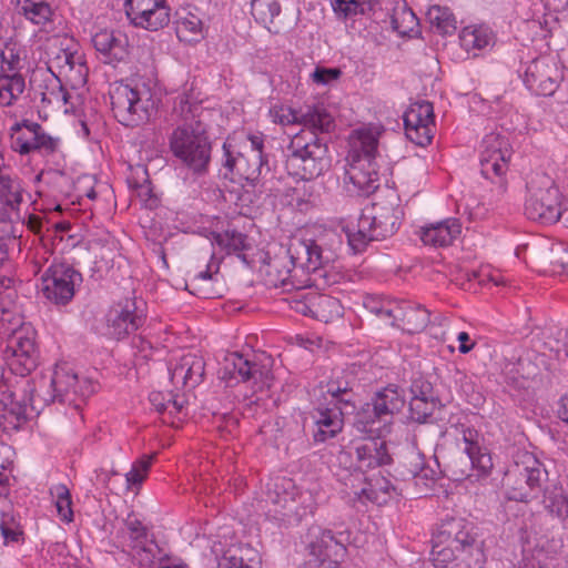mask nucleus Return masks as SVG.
Listing matches in <instances>:
<instances>
[{"mask_svg": "<svg viewBox=\"0 0 568 568\" xmlns=\"http://www.w3.org/2000/svg\"><path fill=\"white\" fill-rule=\"evenodd\" d=\"M28 419V402L18 400L0 377V429H19Z\"/></svg>", "mask_w": 568, "mask_h": 568, "instance_id": "c85d7f7f", "label": "nucleus"}, {"mask_svg": "<svg viewBox=\"0 0 568 568\" xmlns=\"http://www.w3.org/2000/svg\"><path fill=\"white\" fill-rule=\"evenodd\" d=\"M219 264L206 265V270L197 272L191 280V285L195 287L199 296L203 298H213L220 296V293L211 287L213 281L217 280Z\"/></svg>", "mask_w": 568, "mask_h": 568, "instance_id": "603ef678", "label": "nucleus"}, {"mask_svg": "<svg viewBox=\"0 0 568 568\" xmlns=\"http://www.w3.org/2000/svg\"><path fill=\"white\" fill-rule=\"evenodd\" d=\"M524 83L536 95H552L558 88V70L548 59L539 58L529 63Z\"/></svg>", "mask_w": 568, "mask_h": 568, "instance_id": "393cba45", "label": "nucleus"}, {"mask_svg": "<svg viewBox=\"0 0 568 568\" xmlns=\"http://www.w3.org/2000/svg\"><path fill=\"white\" fill-rule=\"evenodd\" d=\"M511 148L508 139L499 133L487 134L481 142L480 173L490 181L498 183L501 192L506 190L504 176L508 171Z\"/></svg>", "mask_w": 568, "mask_h": 568, "instance_id": "dca6fc26", "label": "nucleus"}, {"mask_svg": "<svg viewBox=\"0 0 568 568\" xmlns=\"http://www.w3.org/2000/svg\"><path fill=\"white\" fill-rule=\"evenodd\" d=\"M428 18L432 26L442 34H452L457 29V20L447 7H432L428 11Z\"/></svg>", "mask_w": 568, "mask_h": 568, "instance_id": "5fc2aeb1", "label": "nucleus"}, {"mask_svg": "<svg viewBox=\"0 0 568 568\" xmlns=\"http://www.w3.org/2000/svg\"><path fill=\"white\" fill-rule=\"evenodd\" d=\"M375 408L392 423L395 414L399 413L405 406L406 399L404 390L397 385L389 384L377 392L372 400Z\"/></svg>", "mask_w": 568, "mask_h": 568, "instance_id": "79ce46f5", "label": "nucleus"}, {"mask_svg": "<svg viewBox=\"0 0 568 568\" xmlns=\"http://www.w3.org/2000/svg\"><path fill=\"white\" fill-rule=\"evenodd\" d=\"M529 195L525 203V214L541 224L556 223L562 213V194L555 181L546 175H537L528 184Z\"/></svg>", "mask_w": 568, "mask_h": 568, "instance_id": "9b49d317", "label": "nucleus"}, {"mask_svg": "<svg viewBox=\"0 0 568 568\" xmlns=\"http://www.w3.org/2000/svg\"><path fill=\"white\" fill-rule=\"evenodd\" d=\"M456 430L462 435L466 456L452 460L448 476L456 481L471 477L473 470L477 471V478L487 476L493 468V459L487 449L479 445V433L466 424H457Z\"/></svg>", "mask_w": 568, "mask_h": 568, "instance_id": "ddd939ff", "label": "nucleus"}, {"mask_svg": "<svg viewBox=\"0 0 568 568\" xmlns=\"http://www.w3.org/2000/svg\"><path fill=\"white\" fill-rule=\"evenodd\" d=\"M24 189L20 178L4 160L0 161V203L9 211L18 212L23 202Z\"/></svg>", "mask_w": 568, "mask_h": 568, "instance_id": "f704fd0d", "label": "nucleus"}, {"mask_svg": "<svg viewBox=\"0 0 568 568\" xmlns=\"http://www.w3.org/2000/svg\"><path fill=\"white\" fill-rule=\"evenodd\" d=\"M219 568H261V558L248 545L231 547L220 558Z\"/></svg>", "mask_w": 568, "mask_h": 568, "instance_id": "37998d69", "label": "nucleus"}, {"mask_svg": "<svg viewBox=\"0 0 568 568\" xmlns=\"http://www.w3.org/2000/svg\"><path fill=\"white\" fill-rule=\"evenodd\" d=\"M201 99L194 83L185 84L174 100L173 112L185 121H193L201 111Z\"/></svg>", "mask_w": 568, "mask_h": 568, "instance_id": "c03bdc74", "label": "nucleus"}, {"mask_svg": "<svg viewBox=\"0 0 568 568\" xmlns=\"http://www.w3.org/2000/svg\"><path fill=\"white\" fill-rule=\"evenodd\" d=\"M358 386L355 377L348 378V375L332 378L326 384L323 403L336 406L343 412H348V414H354L359 403V395L356 390Z\"/></svg>", "mask_w": 568, "mask_h": 568, "instance_id": "cd10ccee", "label": "nucleus"}, {"mask_svg": "<svg viewBox=\"0 0 568 568\" xmlns=\"http://www.w3.org/2000/svg\"><path fill=\"white\" fill-rule=\"evenodd\" d=\"M348 535L345 532L334 534L329 529L318 528V534L311 541L310 547L312 554L316 555L320 560H342L346 555V542Z\"/></svg>", "mask_w": 568, "mask_h": 568, "instance_id": "7c9ffc66", "label": "nucleus"}, {"mask_svg": "<svg viewBox=\"0 0 568 568\" xmlns=\"http://www.w3.org/2000/svg\"><path fill=\"white\" fill-rule=\"evenodd\" d=\"M345 415H349L348 412H343L336 406L321 402L313 413L316 427L313 435L314 440L324 443L336 437L343 429Z\"/></svg>", "mask_w": 568, "mask_h": 568, "instance_id": "c756f323", "label": "nucleus"}, {"mask_svg": "<svg viewBox=\"0 0 568 568\" xmlns=\"http://www.w3.org/2000/svg\"><path fill=\"white\" fill-rule=\"evenodd\" d=\"M544 516L557 528H568V494L559 485H551L544 489L542 495Z\"/></svg>", "mask_w": 568, "mask_h": 568, "instance_id": "2f4dec72", "label": "nucleus"}, {"mask_svg": "<svg viewBox=\"0 0 568 568\" xmlns=\"http://www.w3.org/2000/svg\"><path fill=\"white\" fill-rule=\"evenodd\" d=\"M173 155L196 174L207 171L211 161V143L204 131L185 123L173 130L170 136Z\"/></svg>", "mask_w": 568, "mask_h": 568, "instance_id": "9d476101", "label": "nucleus"}, {"mask_svg": "<svg viewBox=\"0 0 568 568\" xmlns=\"http://www.w3.org/2000/svg\"><path fill=\"white\" fill-rule=\"evenodd\" d=\"M398 495L397 488L389 479L383 476H376L366 483L365 487L362 488L359 496H364L367 500L381 506Z\"/></svg>", "mask_w": 568, "mask_h": 568, "instance_id": "a18cd8bd", "label": "nucleus"}, {"mask_svg": "<svg viewBox=\"0 0 568 568\" xmlns=\"http://www.w3.org/2000/svg\"><path fill=\"white\" fill-rule=\"evenodd\" d=\"M11 148L21 155L39 153L53 154L60 144L58 138L48 134L41 124L23 120L14 123L11 129Z\"/></svg>", "mask_w": 568, "mask_h": 568, "instance_id": "f3484780", "label": "nucleus"}, {"mask_svg": "<svg viewBox=\"0 0 568 568\" xmlns=\"http://www.w3.org/2000/svg\"><path fill=\"white\" fill-rule=\"evenodd\" d=\"M393 201L386 204L375 202L363 210L356 225L345 229L347 242L354 253H362L373 241H382L393 236L399 229L403 210Z\"/></svg>", "mask_w": 568, "mask_h": 568, "instance_id": "423d86ee", "label": "nucleus"}, {"mask_svg": "<svg viewBox=\"0 0 568 568\" xmlns=\"http://www.w3.org/2000/svg\"><path fill=\"white\" fill-rule=\"evenodd\" d=\"M356 467L362 470L375 469L390 464L392 456L382 436H368L353 442Z\"/></svg>", "mask_w": 568, "mask_h": 568, "instance_id": "5701e85b", "label": "nucleus"}, {"mask_svg": "<svg viewBox=\"0 0 568 568\" xmlns=\"http://www.w3.org/2000/svg\"><path fill=\"white\" fill-rule=\"evenodd\" d=\"M51 495L54 498L58 516L64 523L73 520L72 499L70 490L65 485H55L51 488Z\"/></svg>", "mask_w": 568, "mask_h": 568, "instance_id": "4d7b16f0", "label": "nucleus"}, {"mask_svg": "<svg viewBox=\"0 0 568 568\" xmlns=\"http://www.w3.org/2000/svg\"><path fill=\"white\" fill-rule=\"evenodd\" d=\"M341 75L342 71L338 68L316 67L311 74V79L316 84L327 85L338 80Z\"/></svg>", "mask_w": 568, "mask_h": 568, "instance_id": "774afa93", "label": "nucleus"}, {"mask_svg": "<svg viewBox=\"0 0 568 568\" xmlns=\"http://www.w3.org/2000/svg\"><path fill=\"white\" fill-rule=\"evenodd\" d=\"M438 568H484L486 564L485 541L477 532L455 550L440 555Z\"/></svg>", "mask_w": 568, "mask_h": 568, "instance_id": "4be33fe9", "label": "nucleus"}, {"mask_svg": "<svg viewBox=\"0 0 568 568\" xmlns=\"http://www.w3.org/2000/svg\"><path fill=\"white\" fill-rule=\"evenodd\" d=\"M175 33L180 41L199 42L204 38V27L196 9L182 7L174 14Z\"/></svg>", "mask_w": 568, "mask_h": 568, "instance_id": "4c0bfd02", "label": "nucleus"}, {"mask_svg": "<svg viewBox=\"0 0 568 568\" xmlns=\"http://www.w3.org/2000/svg\"><path fill=\"white\" fill-rule=\"evenodd\" d=\"M2 70L13 73L21 69V50L17 43L8 42L0 52Z\"/></svg>", "mask_w": 568, "mask_h": 568, "instance_id": "0e129e2a", "label": "nucleus"}, {"mask_svg": "<svg viewBox=\"0 0 568 568\" xmlns=\"http://www.w3.org/2000/svg\"><path fill=\"white\" fill-rule=\"evenodd\" d=\"M124 526L129 532V537L133 542V548H143L148 539V529L143 523L134 515L129 514L124 519Z\"/></svg>", "mask_w": 568, "mask_h": 568, "instance_id": "680f3d73", "label": "nucleus"}, {"mask_svg": "<svg viewBox=\"0 0 568 568\" xmlns=\"http://www.w3.org/2000/svg\"><path fill=\"white\" fill-rule=\"evenodd\" d=\"M39 389L26 382L23 392H30L28 407L40 412L45 405L61 403L79 409L85 399L95 392V385L87 379H80L72 366L65 362L58 363L49 381L41 379Z\"/></svg>", "mask_w": 568, "mask_h": 568, "instance_id": "7ed1b4c3", "label": "nucleus"}, {"mask_svg": "<svg viewBox=\"0 0 568 568\" xmlns=\"http://www.w3.org/2000/svg\"><path fill=\"white\" fill-rule=\"evenodd\" d=\"M111 110L124 126H138L149 121L154 101L151 89L145 84L118 83L110 91Z\"/></svg>", "mask_w": 568, "mask_h": 568, "instance_id": "6e6552de", "label": "nucleus"}, {"mask_svg": "<svg viewBox=\"0 0 568 568\" xmlns=\"http://www.w3.org/2000/svg\"><path fill=\"white\" fill-rule=\"evenodd\" d=\"M430 322V313L422 305L410 302H399L396 316L392 325L408 334L423 332Z\"/></svg>", "mask_w": 568, "mask_h": 568, "instance_id": "72a5a7b5", "label": "nucleus"}, {"mask_svg": "<svg viewBox=\"0 0 568 568\" xmlns=\"http://www.w3.org/2000/svg\"><path fill=\"white\" fill-rule=\"evenodd\" d=\"M378 0H333L332 7L338 19L347 20L357 16H371Z\"/></svg>", "mask_w": 568, "mask_h": 568, "instance_id": "de8ad7c7", "label": "nucleus"}, {"mask_svg": "<svg viewBox=\"0 0 568 568\" xmlns=\"http://www.w3.org/2000/svg\"><path fill=\"white\" fill-rule=\"evenodd\" d=\"M214 242L225 250L227 254H237L250 248L248 239L245 234L235 230H226L224 233H213Z\"/></svg>", "mask_w": 568, "mask_h": 568, "instance_id": "3c124183", "label": "nucleus"}, {"mask_svg": "<svg viewBox=\"0 0 568 568\" xmlns=\"http://www.w3.org/2000/svg\"><path fill=\"white\" fill-rule=\"evenodd\" d=\"M547 478L544 465L532 454L524 453L505 474V495L509 500L528 504L539 496Z\"/></svg>", "mask_w": 568, "mask_h": 568, "instance_id": "0eeeda50", "label": "nucleus"}, {"mask_svg": "<svg viewBox=\"0 0 568 568\" xmlns=\"http://www.w3.org/2000/svg\"><path fill=\"white\" fill-rule=\"evenodd\" d=\"M251 13L255 21L272 31L270 24L281 13V4L277 0H252Z\"/></svg>", "mask_w": 568, "mask_h": 568, "instance_id": "864d4df0", "label": "nucleus"}, {"mask_svg": "<svg viewBox=\"0 0 568 568\" xmlns=\"http://www.w3.org/2000/svg\"><path fill=\"white\" fill-rule=\"evenodd\" d=\"M26 81L24 78L14 72L12 74L0 75V105L11 106L24 92Z\"/></svg>", "mask_w": 568, "mask_h": 568, "instance_id": "8fccbe9b", "label": "nucleus"}, {"mask_svg": "<svg viewBox=\"0 0 568 568\" xmlns=\"http://www.w3.org/2000/svg\"><path fill=\"white\" fill-rule=\"evenodd\" d=\"M462 47L466 51L483 50L494 43L493 32L484 26L465 27L459 36Z\"/></svg>", "mask_w": 568, "mask_h": 568, "instance_id": "09e8293b", "label": "nucleus"}, {"mask_svg": "<svg viewBox=\"0 0 568 568\" xmlns=\"http://www.w3.org/2000/svg\"><path fill=\"white\" fill-rule=\"evenodd\" d=\"M268 113L274 123L304 125V129L292 136L287 145L285 166L291 175L304 181L302 186L294 190L297 205L315 203L314 184L311 181L329 166L327 143L318 133H328L334 130L333 116L320 106L308 108L300 115L290 106L273 105Z\"/></svg>", "mask_w": 568, "mask_h": 568, "instance_id": "f257e3e1", "label": "nucleus"}, {"mask_svg": "<svg viewBox=\"0 0 568 568\" xmlns=\"http://www.w3.org/2000/svg\"><path fill=\"white\" fill-rule=\"evenodd\" d=\"M92 44L104 63L115 64L129 55L128 37L120 30L101 29L92 36Z\"/></svg>", "mask_w": 568, "mask_h": 568, "instance_id": "a878e982", "label": "nucleus"}, {"mask_svg": "<svg viewBox=\"0 0 568 568\" xmlns=\"http://www.w3.org/2000/svg\"><path fill=\"white\" fill-rule=\"evenodd\" d=\"M473 523L460 517L442 519L432 535V559L434 565L439 564L444 551L455 550L477 534Z\"/></svg>", "mask_w": 568, "mask_h": 568, "instance_id": "a211bd4d", "label": "nucleus"}, {"mask_svg": "<svg viewBox=\"0 0 568 568\" xmlns=\"http://www.w3.org/2000/svg\"><path fill=\"white\" fill-rule=\"evenodd\" d=\"M378 158V133L372 129L358 130L343 179L349 196H369L379 187Z\"/></svg>", "mask_w": 568, "mask_h": 568, "instance_id": "39448f33", "label": "nucleus"}, {"mask_svg": "<svg viewBox=\"0 0 568 568\" xmlns=\"http://www.w3.org/2000/svg\"><path fill=\"white\" fill-rule=\"evenodd\" d=\"M169 372L171 382L176 388L192 389L204 378L205 362L201 355L187 353L171 364Z\"/></svg>", "mask_w": 568, "mask_h": 568, "instance_id": "bb28decb", "label": "nucleus"}, {"mask_svg": "<svg viewBox=\"0 0 568 568\" xmlns=\"http://www.w3.org/2000/svg\"><path fill=\"white\" fill-rule=\"evenodd\" d=\"M40 88L42 104H55L58 106L70 104V93L63 85L61 78H59L54 72L43 80Z\"/></svg>", "mask_w": 568, "mask_h": 568, "instance_id": "49530a36", "label": "nucleus"}, {"mask_svg": "<svg viewBox=\"0 0 568 568\" xmlns=\"http://www.w3.org/2000/svg\"><path fill=\"white\" fill-rule=\"evenodd\" d=\"M290 263L293 265V268H290L281 258H275L268 263L265 278L267 285L276 288L280 287L283 292L304 288L307 281L296 280V272L301 267H295L291 261Z\"/></svg>", "mask_w": 568, "mask_h": 568, "instance_id": "e433bc0d", "label": "nucleus"}, {"mask_svg": "<svg viewBox=\"0 0 568 568\" xmlns=\"http://www.w3.org/2000/svg\"><path fill=\"white\" fill-rule=\"evenodd\" d=\"M166 407L163 422L173 427H179V424L186 417V413L184 412V402L170 394L166 400Z\"/></svg>", "mask_w": 568, "mask_h": 568, "instance_id": "69168bd1", "label": "nucleus"}, {"mask_svg": "<svg viewBox=\"0 0 568 568\" xmlns=\"http://www.w3.org/2000/svg\"><path fill=\"white\" fill-rule=\"evenodd\" d=\"M439 406V399L410 398L409 416L417 423H427Z\"/></svg>", "mask_w": 568, "mask_h": 568, "instance_id": "13d9d810", "label": "nucleus"}, {"mask_svg": "<svg viewBox=\"0 0 568 568\" xmlns=\"http://www.w3.org/2000/svg\"><path fill=\"white\" fill-rule=\"evenodd\" d=\"M410 394L412 398L439 399L434 392L432 383L424 377H417L412 382Z\"/></svg>", "mask_w": 568, "mask_h": 568, "instance_id": "338daca9", "label": "nucleus"}, {"mask_svg": "<svg viewBox=\"0 0 568 568\" xmlns=\"http://www.w3.org/2000/svg\"><path fill=\"white\" fill-rule=\"evenodd\" d=\"M398 301L394 300H377L374 297H368L365 301V307L379 318L394 322L397 307H398Z\"/></svg>", "mask_w": 568, "mask_h": 568, "instance_id": "bf43d9fd", "label": "nucleus"}, {"mask_svg": "<svg viewBox=\"0 0 568 568\" xmlns=\"http://www.w3.org/2000/svg\"><path fill=\"white\" fill-rule=\"evenodd\" d=\"M518 532L521 540L528 541L531 536L547 537L556 530V525L549 523V518L542 513H535L531 509L523 511L517 521Z\"/></svg>", "mask_w": 568, "mask_h": 568, "instance_id": "ea45409f", "label": "nucleus"}, {"mask_svg": "<svg viewBox=\"0 0 568 568\" xmlns=\"http://www.w3.org/2000/svg\"><path fill=\"white\" fill-rule=\"evenodd\" d=\"M434 122V108L430 102H413L404 113L405 134L415 144L425 146L432 142Z\"/></svg>", "mask_w": 568, "mask_h": 568, "instance_id": "412c9836", "label": "nucleus"}, {"mask_svg": "<svg viewBox=\"0 0 568 568\" xmlns=\"http://www.w3.org/2000/svg\"><path fill=\"white\" fill-rule=\"evenodd\" d=\"M460 233V221L456 217H449L422 227L419 236L425 245L445 247L452 245Z\"/></svg>", "mask_w": 568, "mask_h": 568, "instance_id": "473e14b6", "label": "nucleus"}, {"mask_svg": "<svg viewBox=\"0 0 568 568\" xmlns=\"http://www.w3.org/2000/svg\"><path fill=\"white\" fill-rule=\"evenodd\" d=\"M297 310L324 323L332 322L343 315V306L339 300L325 294H312L308 296L307 303Z\"/></svg>", "mask_w": 568, "mask_h": 568, "instance_id": "c9c22d12", "label": "nucleus"}, {"mask_svg": "<svg viewBox=\"0 0 568 568\" xmlns=\"http://www.w3.org/2000/svg\"><path fill=\"white\" fill-rule=\"evenodd\" d=\"M264 142L265 136L261 132H242L227 136L222 146L224 176L233 182L254 185L267 166Z\"/></svg>", "mask_w": 568, "mask_h": 568, "instance_id": "20e7f679", "label": "nucleus"}, {"mask_svg": "<svg viewBox=\"0 0 568 568\" xmlns=\"http://www.w3.org/2000/svg\"><path fill=\"white\" fill-rule=\"evenodd\" d=\"M389 424L386 417L375 408L373 402L363 405L354 418L355 429L359 433L369 434V436L383 437V433L388 432Z\"/></svg>", "mask_w": 568, "mask_h": 568, "instance_id": "58836bf2", "label": "nucleus"}, {"mask_svg": "<svg viewBox=\"0 0 568 568\" xmlns=\"http://www.w3.org/2000/svg\"><path fill=\"white\" fill-rule=\"evenodd\" d=\"M41 291L55 305H67L74 296L75 287L82 283V275L65 262L52 263L43 273Z\"/></svg>", "mask_w": 568, "mask_h": 568, "instance_id": "2eb2a0df", "label": "nucleus"}, {"mask_svg": "<svg viewBox=\"0 0 568 568\" xmlns=\"http://www.w3.org/2000/svg\"><path fill=\"white\" fill-rule=\"evenodd\" d=\"M272 358L264 354H254L252 357L239 352L225 355L220 377L230 386L239 383H250L255 390H262L272 386L273 373Z\"/></svg>", "mask_w": 568, "mask_h": 568, "instance_id": "1a4fd4ad", "label": "nucleus"}, {"mask_svg": "<svg viewBox=\"0 0 568 568\" xmlns=\"http://www.w3.org/2000/svg\"><path fill=\"white\" fill-rule=\"evenodd\" d=\"M342 245L341 236L325 231L317 237H293L287 255L295 267L312 275L305 278L306 286H333L345 281L346 275L334 264Z\"/></svg>", "mask_w": 568, "mask_h": 568, "instance_id": "f03ea898", "label": "nucleus"}, {"mask_svg": "<svg viewBox=\"0 0 568 568\" xmlns=\"http://www.w3.org/2000/svg\"><path fill=\"white\" fill-rule=\"evenodd\" d=\"M125 14L134 27L158 31L169 24L171 14L165 0H125Z\"/></svg>", "mask_w": 568, "mask_h": 568, "instance_id": "6ab92c4d", "label": "nucleus"}, {"mask_svg": "<svg viewBox=\"0 0 568 568\" xmlns=\"http://www.w3.org/2000/svg\"><path fill=\"white\" fill-rule=\"evenodd\" d=\"M53 69H58L57 75L65 78L72 88L82 87L87 83L89 69L84 55L77 50L59 49L49 62L51 73Z\"/></svg>", "mask_w": 568, "mask_h": 568, "instance_id": "b1692460", "label": "nucleus"}, {"mask_svg": "<svg viewBox=\"0 0 568 568\" xmlns=\"http://www.w3.org/2000/svg\"><path fill=\"white\" fill-rule=\"evenodd\" d=\"M105 322V334L120 341L142 327L145 315L134 300H125L114 304L108 311Z\"/></svg>", "mask_w": 568, "mask_h": 568, "instance_id": "aec40b11", "label": "nucleus"}, {"mask_svg": "<svg viewBox=\"0 0 568 568\" xmlns=\"http://www.w3.org/2000/svg\"><path fill=\"white\" fill-rule=\"evenodd\" d=\"M18 12L41 31H48L53 23L54 12L45 0H19Z\"/></svg>", "mask_w": 568, "mask_h": 568, "instance_id": "a19ab883", "label": "nucleus"}, {"mask_svg": "<svg viewBox=\"0 0 568 568\" xmlns=\"http://www.w3.org/2000/svg\"><path fill=\"white\" fill-rule=\"evenodd\" d=\"M0 531L6 545L23 540L22 527L12 510L1 513Z\"/></svg>", "mask_w": 568, "mask_h": 568, "instance_id": "6e6d98bb", "label": "nucleus"}, {"mask_svg": "<svg viewBox=\"0 0 568 568\" xmlns=\"http://www.w3.org/2000/svg\"><path fill=\"white\" fill-rule=\"evenodd\" d=\"M425 462L423 454L410 452L404 458V462L396 469L403 480L415 479L418 470Z\"/></svg>", "mask_w": 568, "mask_h": 568, "instance_id": "e2e57ef3", "label": "nucleus"}, {"mask_svg": "<svg viewBox=\"0 0 568 568\" xmlns=\"http://www.w3.org/2000/svg\"><path fill=\"white\" fill-rule=\"evenodd\" d=\"M267 501L274 506V517L280 520L301 519L313 513L310 493L301 491L293 479L275 477L267 484Z\"/></svg>", "mask_w": 568, "mask_h": 568, "instance_id": "f8f14e48", "label": "nucleus"}, {"mask_svg": "<svg viewBox=\"0 0 568 568\" xmlns=\"http://www.w3.org/2000/svg\"><path fill=\"white\" fill-rule=\"evenodd\" d=\"M153 456L143 455L132 464L131 470L125 474L126 484L131 486H141L148 477L152 465Z\"/></svg>", "mask_w": 568, "mask_h": 568, "instance_id": "052dcab7", "label": "nucleus"}, {"mask_svg": "<svg viewBox=\"0 0 568 568\" xmlns=\"http://www.w3.org/2000/svg\"><path fill=\"white\" fill-rule=\"evenodd\" d=\"M3 358L10 371L19 376L30 374L38 365L39 349L36 332L30 327H20L9 336Z\"/></svg>", "mask_w": 568, "mask_h": 568, "instance_id": "4468645a", "label": "nucleus"}]
</instances>
